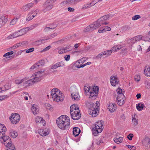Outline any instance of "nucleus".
Returning a JSON list of instances; mask_svg holds the SVG:
<instances>
[{"label": "nucleus", "mask_w": 150, "mask_h": 150, "mask_svg": "<svg viewBox=\"0 0 150 150\" xmlns=\"http://www.w3.org/2000/svg\"><path fill=\"white\" fill-rule=\"evenodd\" d=\"M56 123L60 129L63 130L67 129L70 125L69 117L67 115H62L57 119Z\"/></svg>", "instance_id": "f257e3e1"}, {"label": "nucleus", "mask_w": 150, "mask_h": 150, "mask_svg": "<svg viewBox=\"0 0 150 150\" xmlns=\"http://www.w3.org/2000/svg\"><path fill=\"white\" fill-rule=\"evenodd\" d=\"M52 97L54 100L59 102L62 101L64 99V96L62 93L57 88H53L51 91Z\"/></svg>", "instance_id": "f03ea898"}, {"label": "nucleus", "mask_w": 150, "mask_h": 150, "mask_svg": "<svg viewBox=\"0 0 150 150\" xmlns=\"http://www.w3.org/2000/svg\"><path fill=\"white\" fill-rule=\"evenodd\" d=\"M1 139L3 140L4 145L8 148L7 150H16L14 146L11 144V139L8 136L5 135Z\"/></svg>", "instance_id": "7ed1b4c3"}, {"label": "nucleus", "mask_w": 150, "mask_h": 150, "mask_svg": "<svg viewBox=\"0 0 150 150\" xmlns=\"http://www.w3.org/2000/svg\"><path fill=\"white\" fill-rule=\"evenodd\" d=\"M45 71L44 69L41 71L35 72L31 76V79L33 84L40 81L42 79V77L43 76V73Z\"/></svg>", "instance_id": "20e7f679"}, {"label": "nucleus", "mask_w": 150, "mask_h": 150, "mask_svg": "<svg viewBox=\"0 0 150 150\" xmlns=\"http://www.w3.org/2000/svg\"><path fill=\"white\" fill-rule=\"evenodd\" d=\"M109 18V15H107L104 16L98 19L97 21L94 22L97 28L100 27L101 25H107L109 24V23L106 21Z\"/></svg>", "instance_id": "39448f33"}, {"label": "nucleus", "mask_w": 150, "mask_h": 150, "mask_svg": "<svg viewBox=\"0 0 150 150\" xmlns=\"http://www.w3.org/2000/svg\"><path fill=\"white\" fill-rule=\"evenodd\" d=\"M99 91V88L98 86H90L89 98L93 100L96 99L98 95Z\"/></svg>", "instance_id": "423d86ee"}, {"label": "nucleus", "mask_w": 150, "mask_h": 150, "mask_svg": "<svg viewBox=\"0 0 150 150\" xmlns=\"http://www.w3.org/2000/svg\"><path fill=\"white\" fill-rule=\"evenodd\" d=\"M20 119V116L17 113L12 114L10 117V120L11 123L13 124H15L18 122Z\"/></svg>", "instance_id": "0eeeda50"}, {"label": "nucleus", "mask_w": 150, "mask_h": 150, "mask_svg": "<svg viewBox=\"0 0 150 150\" xmlns=\"http://www.w3.org/2000/svg\"><path fill=\"white\" fill-rule=\"evenodd\" d=\"M125 98L124 94L118 95L117 97V102L119 105H123L125 103Z\"/></svg>", "instance_id": "6e6552de"}, {"label": "nucleus", "mask_w": 150, "mask_h": 150, "mask_svg": "<svg viewBox=\"0 0 150 150\" xmlns=\"http://www.w3.org/2000/svg\"><path fill=\"white\" fill-rule=\"evenodd\" d=\"M97 29V28L94 22L93 23L85 28L83 30V32H87L92 31Z\"/></svg>", "instance_id": "1a4fd4ad"}, {"label": "nucleus", "mask_w": 150, "mask_h": 150, "mask_svg": "<svg viewBox=\"0 0 150 150\" xmlns=\"http://www.w3.org/2000/svg\"><path fill=\"white\" fill-rule=\"evenodd\" d=\"M34 84L31 79L28 80L27 78H23V86L24 88L27 87Z\"/></svg>", "instance_id": "9d476101"}, {"label": "nucleus", "mask_w": 150, "mask_h": 150, "mask_svg": "<svg viewBox=\"0 0 150 150\" xmlns=\"http://www.w3.org/2000/svg\"><path fill=\"white\" fill-rule=\"evenodd\" d=\"M142 144L147 149L150 148V139L148 137H145L142 141Z\"/></svg>", "instance_id": "9b49d317"}, {"label": "nucleus", "mask_w": 150, "mask_h": 150, "mask_svg": "<svg viewBox=\"0 0 150 150\" xmlns=\"http://www.w3.org/2000/svg\"><path fill=\"white\" fill-rule=\"evenodd\" d=\"M110 81L111 85L113 86H115L119 82V79L116 76H112L111 77Z\"/></svg>", "instance_id": "f8f14e48"}, {"label": "nucleus", "mask_w": 150, "mask_h": 150, "mask_svg": "<svg viewBox=\"0 0 150 150\" xmlns=\"http://www.w3.org/2000/svg\"><path fill=\"white\" fill-rule=\"evenodd\" d=\"M103 123L102 121L96 122L94 127L95 128L99 129V132H102L103 129Z\"/></svg>", "instance_id": "ddd939ff"}, {"label": "nucleus", "mask_w": 150, "mask_h": 150, "mask_svg": "<svg viewBox=\"0 0 150 150\" xmlns=\"http://www.w3.org/2000/svg\"><path fill=\"white\" fill-rule=\"evenodd\" d=\"M71 115V117L74 120H78L81 117V115L79 112H75L72 115V113H70Z\"/></svg>", "instance_id": "4468645a"}, {"label": "nucleus", "mask_w": 150, "mask_h": 150, "mask_svg": "<svg viewBox=\"0 0 150 150\" xmlns=\"http://www.w3.org/2000/svg\"><path fill=\"white\" fill-rule=\"evenodd\" d=\"M79 112V107L76 105L74 104L71 105L70 107V113H74V112Z\"/></svg>", "instance_id": "2eb2a0df"}, {"label": "nucleus", "mask_w": 150, "mask_h": 150, "mask_svg": "<svg viewBox=\"0 0 150 150\" xmlns=\"http://www.w3.org/2000/svg\"><path fill=\"white\" fill-rule=\"evenodd\" d=\"M92 109H90L89 114L91 115L93 117H95L97 116L99 112V109L94 110L93 108Z\"/></svg>", "instance_id": "dca6fc26"}, {"label": "nucleus", "mask_w": 150, "mask_h": 150, "mask_svg": "<svg viewBox=\"0 0 150 150\" xmlns=\"http://www.w3.org/2000/svg\"><path fill=\"white\" fill-rule=\"evenodd\" d=\"M116 109V105L115 103H110L108 107V109L111 112H114Z\"/></svg>", "instance_id": "f3484780"}, {"label": "nucleus", "mask_w": 150, "mask_h": 150, "mask_svg": "<svg viewBox=\"0 0 150 150\" xmlns=\"http://www.w3.org/2000/svg\"><path fill=\"white\" fill-rule=\"evenodd\" d=\"M71 96L73 100L77 101L79 100L80 96L78 92L73 93Z\"/></svg>", "instance_id": "a211bd4d"}, {"label": "nucleus", "mask_w": 150, "mask_h": 150, "mask_svg": "<svg viewBox=\"0 0 150 150\" xmlns=\"http://www.w3.org/2000/svg\"><path fill=\"white\" fill-rule=\"evenodd\" d=\"M30 28L28 27H26L18 31V33L19 36H21L26 33L29 30Z\"/></svg>", "instance_id": "6ab92c4d"}, {"label": "nucleus", "mask_w": 150, "mask_h": 150, "mask_svg": "<svg viewBox=\"0 0 150 150\" xmlns=\"http://www.w3.org/2000/svg\"><path fill=\"white\" fill-rule=\"evenodd\" d=\"M44 7L45 8L44 9V11L45 12L48 11L52 8L53 7V5L49 3L47 4L46 2L44 5Z\"/></svg>", "instance_id": "aec40b11"}, {"label": "nucleus", "mask_w": 150, "mask_h": 150, "mask_svg": "<svg viewBox=\"0 0 150 150\" xmlns=\"http://www.w3.org/2000/svg\"><path fill=\"white\" fill-rule=\"evenodd\" d=\"M31 110L33 113L35 115L37 114L39 111L38 107L35 104L32 105Z\"/></svg>", "instance_id": "412c9836"}, {"label": "nucleus", "mask_w": 150, "mask_h": 150, "mask_svg": "<svg viewBox=\"0 0 150 150\" xmlns=\"http://www.w3.org/2000/svg\"><path fill=\"white\" fill-rule=\"evenodd\" d=\"M144 74L147 77H150V67L149 65L145 66L144 69Z\"/></svg>", "instance_id": "4be33fe9"}, {"label": "nucleus", "mask_w": 150, "mask_h": 150, "mask_svg": "<svg viewBox=\"0 0 150 150\" xmlns=\"http://www.w3.org/2000/svg\"><path fill=\"white\" fill-rule=\"evenodd\" d=\"M64 65V62L61 61L58 62L52 65L51 67V69H55L58 67H63Z\"/></svg>", "instance_id": "5701e85b"}, {"label": "nucleus", "mask_w": 150, "mask_h": 150, "mask_svg": "<svg viewBox=\"0 0 150 150\" xmlns=\"http://www.w3.org/2000/svg\"><path fill=\"white\" fill-rule=\"evenodd\" d=\"M38 133L41 136H45L48 134V131L47 129L45 128L41 129Z\"/></svg>", "instance_id": "b1692460"}, {"label": "nucleus", "mask_w": 150, "mask_h": 150, "mask_svg": "<svg viewBox=\"0 0 150 150\" xmlns=\"http://www.w3.org/2000/svg\"><path fill=\"white\" fill-rule=\"evenodd\" d=\"M91 106L90 109H92L93 108L94 110L99 109V103L98 101H96V103H92L91 105Z\"/></svg>", "instance_id": "393cba45"}, {"label": "nucleus", "mask_w": 150, "mask_h": 150, "mask_svg": "<svg viewBox=\"0 0 150 150\" xmlns=\"http://www.w3.org/2000/svg\"><path fill=\"white\" fill-rule=\"evenodd\" d=\"M35 121L37 123H42L43 125L45 124V122L43 119L40 117L37 116L36 117Z\"/></svg>", "instance_id": "a878e982"}, {"label": "nucleus", "mask_w": 150, "mask_h": 150, "mask_svg": "<svg viewBox=\"0 0 150 150\" xmlns=\"http://www.w3.org/2000/svg\"><path fill=\"white\" fill-rule=\"evenodd\" d=\"M81 130L78 127H75L73 128V134L75 137L78 136Z\"/></svg>", "instance_id": "bb28decb"}, {"label": "nucleus", "mask_w": 150, "mask_h": 150, "mask_svg": "<svg viewBox=\"0 0 150 150\" xmlns=\"http://www.w3.org/2000/svg\"><path fill=\"white\" fill-rule=\"evenodd\" d=\"M19 36L18 32H16L11 34L9 35L7 37L8 39H11L13 38L18 37Z\"/></svg>", "instance_id": "cd10ccee"}, {"label": "nucleus", "mask_w": 150, "mask_h": 150, "mask_svg": "<svg viewBox=\"0 0 150 150\" xmlns=\"http://www.w3.org/2000/svg\"><path fill=\"white\" fill-rule=\"evenodd\" d=\"M50 27H46L44 29L45 31L48 30V29H53L57 27V25L54 23H52L50 25Z\"/></svg>", "instance_id": "c85d7f7f"}, {"label": "nucleus", "mask_w": 150, "mask_h": 150, "mask_svg": "<svg viewBox=\"0 0 150 150\" xmlns=\"http://www.w3.org/2000/svg\"><path fill=\"white\" fill-rule=\"evenodd\" d=\"M99 129L95 128L94 127H93L92 128V133L93 135L95 136H96L97 135L98 133H100L101 132H99Z\"/></svg>", "instance_id": "c756f323"}, {"label": "nucleus", "mask_w": 150, "mask_h": 150, "mask_svg": "<svg viewBox=\"0 0 150 150\" xmlns=\"http://www.w3.org/2000/svg\"><path fill=\"white\" fill-rule=\"evenodd\" d=\"M144 107V104L139 103L136 105V108L139 111L142 110L143 108Z\"/></svg>", "instance_id": "7c9ffc66"}, {"label": "nucleus", "mask_w": 150, "mask_h": 150, "mask_svg": "<svg viewBox=\"0 0 150 150\" xmlns=\"http://www.w3.org/2000/svg\"><path fill=\"white\" fill-rule=\"evenodd\" d=\"M77 2L76 0H67V1H64L63 2V4H74Z\"/></svg>", "instance_id": "2f4dec72"}, {"label": "nucleus", "mask_w": 150, "mask_h": 150, "mask_svg": "<svg viewBox=\"0 0 150 150\" xmlns=\"http://www.w3.org/2000/svg\"><path fill=\"white\" fill-rule=\"evenodd\" d=\"M57 33H54L51 34L49 36H48L47 37L45 38V40H47L49 39L53 38L57 36Z\"/></svg>", "instance_id": "473e14b6"}, {"label": "nucleus", "mask_w": 150, "mask_h": 150, "mask_svg": "<svg viewBox=\"0 0 150 150\" xmlns=\"http://www.w3.org/2000/svg\"><path fill=\"white\" fill-rule=\"evenodd\" d=\"M18 135V134L17 132L13 130H11L10 132V136L13 138H16Z\"/></svg>", "instance_id": "72a5a7b5"}, {"label": "nucleus", "mask_w": 150, "mask_h": 150, "mask_svg": "<svg viewBox=\"0 0 150 150\" xmlns=\"http://www.w3.org/2000/svg\"><path fill=\"white\" fill-rule=\"evenodd\" d=\"M123 139L122 137H120L118 138H114V140L115 143L119 144L122 142Z\"/></svg>", "instance_id": "f704fd0d"}, {"label": "nucleus", "mask_w": 150, "mask_h": 150, "mask_svg": "<svg viewBox=\"0 0 150 150\" xmlns=\"http://www.w3.org/2000/svg\"><path fill=\"white\" fill-rule=\"evenodd\" d=\"M57 50H58V53L59 54H62L63 53L67 52L68 51H69V50L65 51L64 48H61L60 47H59L57 48Z\"/></svg>", "instance_id": "c9c22d12"}, {"label": "nucleus", "mask_w": 150, "mask_h": 150, "mask_svg": "<svg viewBox=\"0 0 150 150\" xmlns=\"http://www.w3.org/2000/svg\"><path fill=\"white\" fill-rule=\"evenodd\" d=\"M45 40H45V38L40 40H39L35 41L34 42V44L35 45H40L42 43L43 41H44Z\"/></svg>", "instance_id": "e433bc0d"}, {"label": "nucleus", "mask_w": 150, "mask_h": 150, "mask_svg": "<svg viewBox=\"0 0 150 150\" xmlns=\"http://www.w3.org/2000/svg\"><path fill=\"white\" fill-rule=\"evenodd\" d=\"M3 87L4 88V90L5 91L10 89L11 88V85L9 83H7L4 85Z\"/></svg>", "instance_id": "4c0bfd02"}, {"label": "nucleus", "mask_w": 150, "mask_h": 150, "mask_svg": "<svg viewBox=\"0 0 150 150\" xmlns=\"http://www.w3.org/2000/svg\"><path fill=\"white\" fill-rule=\"evenodd\" d=\"M112 51L111 50H108L105 51V54L106 57L109 56L112 53Z\"/></svg>", "instance_id": "58836bf2"}, {"label": "nucleus", "mask_w": 150, "mask_h": 150, "mask_svg": "<svg viewBox=\"0 0 150 150\" xmlns=\"http://www.w3.org/2000/svg\"><path fill=\"white\" fill-rule=\"evenodd\" d=\"M96 143L97 145H99L103 143V139L102 138L99 139L96 141Z\"/></svg>", "instance_id": "ea45409f"}, {"label": "nucleus", "mask_w": 150, "mask_h": 150, "mask_svg": "<svg viewBox=\"0 0 150 150\" xmlns=\"http://www.w3.org/2000/svg\"><path fill=\"white\" fill-rule=\"evenodd\" d=\"M39 12V11L36 10L35 11H32L30 13L32 15L33 17H35Z\"/></svg>", "instance_id": "a19ab883"}, {"label": "nucleus", "mask_w": 150, "mask_h": 150, "mask_svg": "<svg viewBox=\"0 0 150 150\" xmlns=\"http://www.w3.org/2000/svg\"><path fill=\"white\" fill-rule=\"evenodd\" d=\"M142 36L141 35H137L134 37V40L135 41H139L142 39Z\"/></svg>", "instance_id": "79ce46f5"}, {"label": "nucleus", "mask_w": 150, "mask_h": 150, "mask_svg": "<svg viewBox=\"0 0 150 150\" xmlns=\"http://www.w3.org/2000/svg\"><path fill=\"white\" fill-rule=\"evenodd\" d=\"M23 79H17L15 80V83L17 84H21L23 83Z\"/></svg>", "instance_id": "37998d69"}, {"label": "nucleus", "mask_w": 150, "mask_h": 150, "mask_svg": "<svg viewBox=\"0 0 150 150\" xmlns=\"http://www.w3.org/2000/svg\"><path fill=\"white\" fill-rule=\"evenodd\" d=\"M91 7L89 4H87L83 5L82 8V9L83 10H85L86 9L89 8Z\"/></svg>", "instance_id": "c03bdc74"}, {"label": "nucleus", "mask_w": 150, "mask_h": 150, "mask_svg": "<svg viewBox=\"0 0 150 150\" xmlns=\"http://www.w3.org/2000/svg\"><path fill=\"white\" fill-rule=\"evenodd\" d=\"M85 59L86 57H83L80 59L76 61V64H80L84 62Z\"/></svg>", "instance_id": "a18cd8bd"}, {"label": "nucleus", "mask_w": 150, "mask_h": 150, "mask_svg": "<svg viewBox=\"0 0 150 150\" xmlns=\"http://www.w3.org/2000/svg\"><path fill=\"white\" fill-rule=\"evenodd\" d=\"M9 97V96L7 95H4L0 96V101H2L5 98H8Z\"/></svg>", "instance_id": "49530a36"}, {"label": "nucleus", "mask_w": 150, "mask_h": 150, "mask_svg": "<svg viewBox=\"0 0 150 150\" xmlns=\"http://www.w3.org/2000/svg\"><path fill=\"white\" fill-rule=\"evenodd\" d=\"M36 63L33 65L30 68L31 70L36 69L38 68V65Z\"/></svg>", "instance_id": "de8ad7c7"}, {"label": "nucleus", "mask_w": 150, "mask_h": 150, "mask_svg": "<svg viewBox=\"0 0 150 150\" xmlns=\"http://www.w3.org/2000/svg\"><path fill=\"white\" fill-rule=\"evenodd\" d=\"M102 57L104 58V56L103 55V54L102 52L99 53V54L97 55L96 56V58L97 59H101V58Z\"/></svg>", "instance_id": "09e8293b"}, {"label": "nucleus", "mask_w": 150, "mask_h": 150, "mask_svg": "<svg viewBox=\"0 0 150 150\" xmlns=\"http://www.w3.org/2000/svg\"><path fill=\"white\" fill-rule=\"evenodd\" d=\"M28 17L26 19L27 21H29L34 18L32 17V15L30 13L28 14Z\"/></svg>", "instance_id": "8fccbe9b"}, {"label": "nucleus", "mask_w": 150, "mask_h": 150, "mask_svg": "<svg viewBox=\"0 0 150 150\" xmlns=\"http://www.w3.org/2000/svg\"><path fill=\"white\" fill-rule=\"evenodd\" d=\"M117 92L118 95L121 94H123V92H124V91H122V89L120 88H118V89L117 90Z\"/></svg>", "instance_id": "3c124183"}, {"label": "nucleus", "mask_w": 150, "mask_h": 150, "mask_svg": "<svg viewBox=\"0 0 150 150\" xmlns=\"http://www.w3.org/2000/svg\"><path fill=\"white\" fill-rule=\"evenodd\" d=\"M141 18V17L139 15H136L132 17V20H137Z\"/></svg>", "instance_id": "603ef678"}, {"label": "nucleus", "mask_w": 150, "mask_h": 150, "mask_svg": "<svg viewBox=\"0 0 150 150\" xmlns=\"http://www.w3.org/2000/svg\"><path fill=\"white\" fill-rule=\"evenodd\" d=\"M132 121L133 124L134 125H137L138 123L136 119L134 117H132Z\"/></svg>", "instance_id": "864d4df0"}, {"label": "nucleus", "mask_w": 150, "mask_h": 150, "mask_svg": "<svg viewBox=\"0 0 150 150\" xmlns=\"http://www.w3.org/2000/svg\"><path fill=\"white\" fill-rule=\"evenodd\" d=\"M96 1V0H93L89 4L91 7L93 6L97 3V2Z\"/></svg>", "instance_id": "5fc2aeb1"}, {"label": "nucleus", "mask_w": 150, "mask_h": 150, "mask_svg": "<svg viewBox=\"0 0 150 150\" xmlns=\"http://www.w3.org/2000/svg\"><path fill=\"white\" fill-rule=\"evenodd\" d=\"M13 51H11L6 53L4 55V57L6 56H8L9 55H11L13 54Z\"/></svg>", "instance_id": "6e6d98bb"}, {"label": "nucleus", "mask_w": 150, "mask_h": 150, "mask_svg": "<svg viewBox=\"0 0 150 150\" xmlns=\"http://www.w3.org/2000/svg\"><path fill=\"white\" fill-rule=\"evenodd\" d=\"M130 27L128 25H125L123 28V30L124 31L130 29Z\"/></svg>", "instance_id": "4d7b16f0"}, {"label": "nucleus", "mask_w": 150, "mask_h": 150, "mask_svg": "<svg viewBox=\"0 0 150 150\" xmlns=\"http://www.w3.org/2000/svg\"><path fill=\"white\" fill-rule=\"evenodd\" d=\"M70 55L69 54L66 55L64 57V59L65 61H69L70 59Z\"/></svg>", "instance_id": "13d9d810"}, {"label": "nucleus", "mask_w": 150, "mask_h": 150, "mask_svg": "<svg viewBox=\"0 0 150 150\" xmlns=\"http://www.w3.org/2000/svg\"><path fill=\"white\" fill-rule=\"evenodd\" d=\"M36 64H37L38 65V67L40 66H42L43 65L44 63L43 62V61L42 60H41L38 62Z\"/></svg>", "instance_id": "bf43d9fd"}, {"label": "nucleus", "mask_w": 150, "mask_h": 150, "mask_svg": "<svg viewBox=\"0 0 150 150\" xmlns=\"http://www.w3.org/2000/svg\"><path fill=\"white\" fill-rule=\"evenodd\" d=\"M105 32L107 31H110L111 30V28L108 26H105L103 27Z\"/></svg>", "instance_id": "052dcab7"}, {"label": "nucleus", "mask_w": 150, "mask_h": 150, "mask_svg": "<svg viewBox=\"0 0 150 150\" xmlns=\"http://www.w3.org/2000/svg\"><path fill=\"white\" fill-rule=\"evenodd\" d=\"M135 81L138 82L140 80V76L139 75H136L134 76Z\"/></svg>", "instance_id": "680f3d73"}, {"label": "nucleus", "mask_w": 150, "mask_h": 150, "mask_svg": "<svg viewBox=\"0 0 150 150\" xmlns=\"http://www.w3.org/2000/svg\"><path fill=\"white\" fill-rule=\"evenodd\" d=\"M84 90L85 92H89L90 90V86L89 87H88L86 86H84Z\"/></svg>", "instance_id": "e2e57ef3"}, {"label": "nucleus", "mask_w": 150, "mask_h": 150, "mask_svg": "<svg viewBox=\"0 0 150 150\" xmlns=\"http://www.w3.org/2000/svg\"><path fill=\"white\" fill-rule=\"evenodd\" d=\"M23 9V10L24 11H26L28 10V9H29V8L28 7V6L27 5H25L24 6H23L22 8Z\"/></svg>", "instance_id": "0e129e2a"}, {"label": "nucleus", "mask_w": 150, "mask_h": 150, "mask_svg": "<svg viewBox=\"0 0 150 150\" xmlns=\"http://www.w3.org/2000/svg\"><path fill=\"white\" fill-rule=\"evenodd\" d=\"M34 50V48L33 47L30 48L26 50V52L27 53H29L33 52Z\"/></svg>", "instance_id": "69168bd1"}, {"label": "nucleus", "mask_w": 150, "mask_h": 150, "mask_svg": "<svg viewBox=\"0 0 150 150\" xmlns=\"http://www.w3.org/2000/svg\"><path fill=\"white\" fill-rule=\"evenodd\" d=\"M17 21L15 19V18H14L11 21L10 24L11 25H13L16 23Z\"/></svg>", "instance_id": "338daca9"}, {"label": "nucleus", "mask_w": 150, "mask_h": 150, "mask_svg": "<svg viewBox=\"0 0 150 150\" xmlns=\"http://www.w3.org/2000/svg\"><path fill=\"white\" fill-rule=\"evenodd\" d=\"M133 137V135L132 134H130L127 136L128 139L130 140H131L132 137Z\"/></svg>", "instance_id": "774afa93"}]
</instances>
